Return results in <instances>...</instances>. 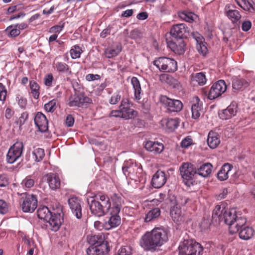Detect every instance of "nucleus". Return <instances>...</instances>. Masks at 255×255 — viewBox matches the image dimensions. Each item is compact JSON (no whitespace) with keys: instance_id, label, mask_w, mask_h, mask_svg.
Here are the masks:
<instances>
[{"instance_id":"nucleus-1","label":"nucleus","mask_w":255,"mask_h":255,"mask_svg":"<svg viewBox=\"0 0 255 255\" xmlns=\"http://www.w3.org/2000/svg\"><path fill=\"white\" fill-rule=\"evenodd\" d=\"M212 219L218 224L223 221L229 226V232L232 234L238 232L240 228L247 223V218L241 212L236 209L226 210L221 205L215 207L213 211Z\"/></svg>"},{"instance_id":"nucleus-2","label":"nucleus","mask_w":255,"mask_h":255,"mask_svg":"<svg viewBox=\"0 0 255 255\" xmlns=\"http://www.w3.org/2000/svg\"><path fill=\"white\" fill-rule=\"evenodd\" d=\"M167 240V234L165 230L161 228H155L151 232H147L141 237L139 245L144 251L153 252Z\"/></svg>"},{"instance_id":"nucleus-3","label":"nucleus","mask_w":255,"mask_h":255,"mask_svg":"<svg viewBox=\"0 0 255 255\" xmlns=\"http://www.w3.org/2000/svg\"><path fill=\"white\" fill-rule=\"evenodd\" d=\"M39 219L46 222V227L53 232L57 231L61 225V215L51 212L46 206L39 207L37 211Z\"/></svg>"},{"instance_id":"nucleus-4","label":"nucleus","mask_w":255,"mask_h":255,"mask_svg":"<svg viewBox=\"0 0 255 255\" xmlns=\"http://www.w3.org/2000/svg\"><path fill=\"white\" fill-rule=\"evenodd\" d=\"M153 64L160 71L174 72L177 70V62L174 59L167 57L156 58Z\"/></svg>"},{"instance_id":"nucleus-5","label":"nucleus","mask_w":255,"mask_h":255,"mask_svg":"<svg viewBox=\"0 0 255 255\" xmlns=\"http://www.w3.org/2000/svg\"><path fill=\"white\" fill-rule=\"evenodd\" d=\"M178 250L179 255H200L203 248L198 243L191 244L188 241L184 240L180 243Z\"/></svg>"},{"instance_id":"nucleus-6","label":"nucleus","mask_w":255,"mask_h":255,"mask_svg":"<svg viewBox=\"0 0 255 255\" xmlns=\"http://www.w3.org/2000/svg\"><path fill=\"white\" fill-rule=\"evenodd\" d=\"M181 176L185 184L189 186L192 183L194 176L196 174V170L191 163L184 162L180 167Z\"/></svg>"},{"instance_id":"nucleus-7","label":"nucleus","mask_w":255,"mask_h":255,"mask_svg":"<svg viewBox=\"0 0 255 255\" xmlns=\"http://www.w3.org/2000/svg\"><path fill=\"white\" fill-rule=\"evenodd\" d=\"M132 102L127 98H123L119 108L121 109L123 119L127 120L136 117L137 112L131 108Z\"/></svg>"},{"instance_id":"nucleus-8","label":"nucleus","mask_w":255,"mask_h":255,"mask_svg":"<svg viewBox=\"0 0 255 255\" xmlns=\"http://www.w3.org/2000/svg\"><path fill=\"white\" fill-rule=\"evenodd\" d=\"M23 144L22 141H17L11 146L6 154V161L9 164L14 163L22 155Z\"/></svg>"},{"instance_id":"nucleus-9","label":"nucleus","mask_w":255,"mask_h":255,"mask_svg":"<svg viewBox=\"0 0 255 255\" xmlns=\"http://www.w3.org/2000/svg\"><path fill=\"white\" fill-rule=\"evenodd\" d=\"M21 207L24 212H33L37 207L36 196L25 193L21 198Z\"/></svg>"},{"instance_id":"nucleus-10","label":"nucleus","mask_w":255,"mask_h":255,"mask_svg":"<svg viewBox=\"0 0 255 255\" xmlns=\"http://www.w3.org/2000/svg\"><path fill=\"white\" fill-rule=\"evenodd\" d=\"M122 170L124 174L126 176L130 175L136 174L139 177L142 176V169L140 164H137L131 159L124 162Z\"/></svg>"},{"instance_id":"nucleus-11","label":"nucleus","mask_w":255,"mask_h":255,"mask_svg":"<svg viewBox=\"0 0 255 255\" xmlns=\"http://www.w3.org/2000/svg\"><path fill=\"white\" fill-rule=\"evenodd\" d=\"M92 103V99L83 94H75L69 98L67 105L69 107H81Z\"/></svg>"},{"instance_id":"nucleus-12","label":"nucleus","mask_w":255,"mask_h":255,"mask_svg":"<svg viewBox=\"0 0 255 255\" xmlns=\"http://www.w3.org/2000/svg\"><path fill=\"white\" fill-rule=\"evenodd\" d=\"M161 102L169 113H177L183 108V104L180 100L170 99L166 96L161 97Z\"/></svg>"},{"instance_id":"nucleus-13","label":"nucleus","mask_w":255,"mask_h":255,"mask_svg":"<svg viewBox=\"0 0 255 255\" xmlns=\"http://www.w3.org/2000/svg\"><path fill=\"white\" fill-rule=\"evenodd\" d=\"M227 90V85L225 82L220 80L215 83L211 87L208 95L210 100H214L221 96Z\"/></svg>"},{"instance_id":"nucleus-14","label":"nucleus","mask_w":255,"mask_h":255,"mask_svg":"<svg viewBox=\"0 0 255 255\" xmlns=\"http://www.w3.org/2000/svg\"><path fill=\"white\" fill-rule=\"evenodd\" d=\"M189 32V28L186 24L180 23L174 25L171 28L170 33L175 38L182 40L185 37L187 36Z\"/></svg>"},{"instance_id":"nucleus-15","label":"nucleus","mask_w":255,"mask_h":255,"mask_svg":"<svg viewBox=\"0 0 255 255\" xmlns=\"http://www.w3.org/2000/svg\"><path fill=\"white\" fill-rule=\"evenodd\" d=\"M111 207L110 211H113L115 214L120 213L124 204V197L120 193H114L111 196Z\"/></svg>"},{"instance_id":"nucleus-16","label":"nucleus","mask_w":255,"mask_h":255,"mask_svg":"<svg viewBox=\"0 0 255 255\" xmlns=\"http://www.w3.org/2000/svg\"><path fill=\"white\" fill-rule=\"evenodd\" d=\"M88 203L91 213L96 216L101 217L107 213L101 205L100 201H97L96 198H92L90 202L88 201Z\"/></svg>"},{"instance_id":"nucleus-17","label":"nucleus","mask_w":255,"mask_h":255,"mask_svg":"<svg viewBox=\"0 0 255 255\" xmlns=\"http://www.w3.org/2000/svg\"><path fill=\"white\" fill-rule=\"evenodd\" d=\"M68 202L73 214L77 218H81L82 214L81 201L77 197H72L69 199Z\"/></svg>"},{"instance_id":"nucleus-18","label":"nucleus","mask_w":255,"mask_h":255,"mask_svg":"<svg viewBox=\"0 0 255 255\" xmlns=\"http://www.w3.org/2000/svg\"><path fill=\"white\" fill-rule=\"evenodd\" d=\"M170 216L173 221L178 224L183 222L186 218L185 211H182L177 205L171 208Z\"/></svg>"},{"instance_id":"nucleus-19","label":"nucleus","mask_w":255,"mask_h":255,"mask_svg":"<svg viewBox=\"0 0 255 255\" xmlns=\"http://www.w3.org/2000/svg\"><path fill=\"white\" fill-rule=\"evenodd\" d=\"M34 123L40 131L44 132L48 130V120L42 113L38 112L36 114L34 117Z\"/></svg>"},{"instance_id":"nucleus-20","label":"nucleus","mask_w":255,"mask_h":255,"mask_svg":"<svg viewBox=\"0 0 255 255\" xmlns=\"http://www.w3.org/2000/svg\"><path fill=\"white\" fill-rule=\"evenodd\" d=\"M237 112V106L236 103H232L226 109L219 113L220 119L227 120L235 116Z\"/></svg>"},{"instance_id":"nucleus-21","label":"nucleus","mask_w":255,"mask_h":255,"mask_svg":"<svg viewBox=\"0 0 255 255\" xmlns=\"http://www.w3.org/2000/svg\"><path fill=\"white\" fill-rule=\"evenodd\" d=\"M165 173L160 170H158L153 176L151 184L155 188H159L162 187L166 182Z\"/></svg>"},{"instance_id":"nucleus-22","label":"nucleus","mask_w":255,"mask_h":255,"mask_svg":"<svg viewBox=\"0 0 255 255\" xmlns=\"http://www.w3.org/2000/svg\"><path fill=\"white\" fill-rule=\"evenodd\" d=\"M168 46L175 53L181 55L185 51V44L183 40L168 41Z\"/></svg>"},{"instance_id":"nucleus-23","label":"nucleus","mask_w":255,"mask_h":255,"mask_svg":"<svg viewBox=\"0 0 255 255\" xmlns=\"http://www.w3.org/2000/svg\"><path fill=\"white\" fill-rule=\"evenodd\" d=\"M109 248L107 245L103 244L100 245L90 246L86 251L88 255H101L108 253Z\"/></svg>"},{"instance_id":"nucleus-24","label":"nucleus","mask_w":255,"mask_h":255,"mask_svg":"<svg viewBox=\"0 0 255 255\" xmlns=\"http://www.w3.org/2000/svg\"><path fill=\"white\" fill-rule=\"evenodd\" d=\"M234 8L235 6L233 5L227 4L225 7V10L228 17L233 23H236L240 20L242 15L240 12Z\"/></svg>"},{"instance_id":"nucleus-25","label":"nucleus","mask_w":255,"mask_h":255,"mask_svg":"<svg viewBox=\"0 0 255 255\" xmlns=\"http://www.w3.org/2000/svg\"><path fill=\"white\" fill-rule=\"evenodd\" d=\"M45 178L50 188L56 190L60 186V180L58 175L55 173H49L46 175Z\"/></svg>"},{"instance_id":"nucleus-26","label":"nucleus","mask_w":255,"mask_h":255,"mask_svg":"<svg viewBox=\"0 0 255 255\" xmlns=\"http://www.w3.org/2000/svg\"><path fill=\"white\" fill-rule=\"evenodd\" d=\"M144 147L146 150L154 154L160 153L164 149V146L162 143L150 140L145 142Z\"/></svg>"},{"instance_id":"nucleus-27","label":"nucleus","mask_w":255,"mask_h":255,"mask_svg":"<svg viewBox=\"0 0 255 255\" xmlns=\"http://www.w3.org/2000/svg\"><path fill=\"white\" fill-rule=\"evenodd\" d=\"M191 106L192 117L194 119H198L202 109V103L198 97H194Z\"/></svg>"},{"instance_id":"nucleus-28","label":"nucleus","mask_w":255,"mask_h":255,"mask_svg":"<svg viewBox=\"0 0 255 255\" xmlns=\"http://www.w3.org/2000/svg\"><path fill=\"white\" fill-rule=\"evenodd\" d=\"M105 240V235L102 233L93 236H89L87 237L88 242L91 246L101 245L103 244L108 245V243Z\"/></svg>"},{"instance_id":"nucleus-29","label":"nucleus","mask_w":255,"mask_h":255,"mask_svg":"<svg viewBox=\"0 0 255 255\" xmlns=\"http://www.w3.org/2000/svg\"><path fill=\"white\" fill-rule=\"evenodd\" d=\"M207 141L211 148H216L221 142L219 134L215 131H210L208 133Z\"/></svg>"},{"instance_id":"nucleus-30","label":"nucleus","mask_w":255,"mask_h":255,"mask_svg":"<svg viewBox=\"0 0 255 255\" xmlns=\"http://www.w3.org/2000/svg\"><path fill=\"white\" fill-rule=\"evenodd\" d=\"M95 198L97 201H100L101 205H102L105 210L107 212L110 210L111 202L109 197L107 195L99 193L97 194Z\"/></svg>"},{"instance_id":"nucleus-31","label":"nucleus","mask_w":255,"mask_h":255,"mask_svg":"<svg viewBox=\"0 0 255 255\" xmlns=\"http://www.w3.org/2000/svg\"><path fill=\"white\" fill-rule=\"evenodd\" d=\"M159 80L162 82L169 84L174 88H178L180 83L172 76L167 74H162L159 76Z\"/></svg>"},{"instance_id":"nucleus-32","label":"nucleus","mask_w":255,"mask_h":255,"mask_svg":"<svg viewBox=\"0 0 255 255\" xmlns=\"http://www.w3.org/2000/svg\"><path fill=\"white\" fill-rule=\"evenodd\" d=\"M244 226L240 228L238 231L239 232V237L243 240H249L254 236L255 231L252 227Z\"/></svg>"},{"instance_id":"nucleus-33","label":"nucleus","mask_w":255,"mask_h":255,"mask_svg":"<svg viewBox=\"0 0 255 255\" xmlns=\"http://www.w3.org/2000/svg\"><path fill=\"white\" fill-rule=\"evenodd\" d=\"M237 3L243 9L250 12L255 11V3L252 0H235Z\"/></svg>"},{"instance_id":"nucleus-34","label":"nucleus","mask_w":255,"mask_h":255,"mask_svg":"<svg viewBox=\"0 0 255 255\" xmlns=\"http://www.w3.org/2000/svg\"><path fill=\"white\" fill-rule=\"evenodd\" d=\"M122 50V46L121 43L112 45L111 47L107 48L105 54L107 58H112L117 56Z\"/></svg>"},{"instance_id":"nucleus-35","label":"nucleus","mask_w":255,"mask_h":255,"mask_svg":"<svg viewBox=\"0 0 255 255\" xmlns=\"http://www.w3.org/2000/svg\"><path fill=\"white\" fill-rule=\"evenodd\" d=\"M110 217L109 218L106 224L109 226L108 229L115 228L121 224V217L119 215V213L115 214L113 211H110Z\"/></svg>"},{"instance_id":"nucleus-36","label":"nucleus","mask_w":255,"mask_h":255,"mask_svg":"<svg viewBox=\"0 0 255 255\" xmlns=\"http://www.w3.org/2000/svg\"><path fill=\"white\" fill-rule=\"evenodd\" d=\"M212 167L211 164L204 163L196 170V174L204 178L207 177L211 173Z\"/></svg>"},{"instance_id":"nucleus-37","label":"nucleus","mask_w":255,"mask_h":255,"mask_svg":"<svg viewBox=\"0 0 255 255\" xmlns=\"http://www.w3.org/2000/svg\"><path fill=\"white\" fill-rule=\"evenodd\" d=\"M232 166L229 163L225 164L219 171L217 174L218 178L221 181H224L228 179L229 173L232 169Z\"/></svg>"},{"instance_id":"nucleus-38","label":"nucleus","mask_w":255,"mask_h":255,"mask_svg":"<svg viewBox=\"0 0 255 255\" xmlns=\"http://www.w3.org/2000/svg\"><path fill=\"white\" fill-rule=\"evenodd\" d=\"M54 67L59 73L65 74L66 75H70L72 74L71 68L64 62H57L54 63Z\"/></svg>"},{"instance_id":"nucleus-39","label":"nucleus","mask_w":255,"mask_h":255,"mask_svg":"<svg viewBox=\"0 0 255 255\" xmlns=\"http://www.w3.org/2000/svg\"><path fill=\"white\" fill-rule=\"evenodd\" d=\"M131 83L134 89L135 99L137 101L139 100L141 98V88L139 81L136 77H133L131 78Z\"/></svg>"},{"instance_id":"nucleus-40","label":"nucleus","mask_w":255,"mask_h":255,"mask_svg":"<svg viewBox=\"0 0 255 255\" xmlns=\"http://www.w3.org/2000/svg\"><path fill=\"white\" fill-rule=\"evenodd\" d=\"M249 85L248 81L245 79L235 78L232 81V87L233 89L239 90L242 88H245Z\"/></svg>"},{"instance_id":"nucleus-41","label":"nucleus","mask_w":255,"mask_h":255,"mask_svg":"<svg viewBox=\"0 0 255 255\" xmlns=\"http://www.w3.org/2000/svg\"><path fill=\"white\" fill-rule=\"evenodd\" d=\"M163 124H165L166 128L169 131H173L179 126V122L178 118L165 119Z\"/></svg>"},{"instance_id":"nucleus-42","label":"nucleus","mask_w":255,"mask_h":255,"mask_svg":"<svg viewBox=\"0 0 255 255\" xmlns=\"http://www.w3.org/2000/svg\"><path fill=\"white\" fill-rule=\"evenodd\" d=\"M160 215V210L158 208H155L150 210L146 215L144 218V222H149L158 218Z\"/></svg>"},{"instance_id":"nucleus-43","label":"nucleus","mask_w":255,"mask_h":255,"mask_svg":"<svg viewBox=\"0 0 255 255\" xmlns=\"http://www.w3.org/2000/svg\"><path fill=\"white\" fill-rule=\"evenodd\" d=\"M29 87L31 90V93L35 99H38L39 97V85L34 80L30 81Z\"/></svg>"},{"instance_id":"nucleus-44","label":"nucleus","mask_w":255,"mask_h":255,"mask_svg":"<svg viewBox=\"0 0 255 255\" xmlns=\"http://www.w3.org/2000/svg\"><path fill=\"white\" fill-rule=\"evenodd\" d=\"M32 155L35 161L39 162L42 160L45 155L44 150L41 148H37L32 151Z\"/></svg>"},{"instance_id":"nucleus-45","label":"nucleus","mask_w":255,"mask_h":255,"mask_svg":"<svg viewBox=\"0 0 255 255\" xmlns=\"http://www.w3.org/2000/svg\"><path fill=\"white\" fill-rule=\"evenodd\" d=\"M193 80L198 83L200 86H203L206 83L207 79L205 74L203 72H200L195 74L193 76Z\"/></svg>"},{"instance_id":"nucleus-46","label":"nucleus","mask_w":255,"mask_h":255,"mask_svg":"<svg viewBox=\"0 0 255 255\" xmlns=\"http://www.w3.org/2000/svg\"><path fill=\"white\" fill-rule=\"evenodd\" d=\"M82 52V50L78 45L73 46L70 51L71 58L73 59L80 57Z\"/></svg>"},{"instance_id":"nucleus-47","label":"nucleus","mask_w":255,"mask_h":255,"mask_svg":"<svg viewBox=\"0 0 255 255\" xmlns=\"http://www.w3.org/2000/svg\"><path fill=\"white\" fill-rule=\"evenodd\" d=\"M34 178L32 175L26 176L22 181L21 184L23 186L27 188H30L34 184Z\"/></svg>"},{"instance_id":"nucleus-48","label":"nucleus","mask_w":255,"mask_h":255,"mask_svg":"<svg viewBox=\"0 0 255 255\" xmlns=\"http://www.w3.org/2000/svg\"><path fill=\"white\" fill-rule=\"evenodd\" d=\"M57 100L54 99L44 105V109L48 112L53 113L57 108Z\"/></svg>"},{"instance_id":"nucleus-49","label":"nucleus","mask_w":255,"mask_h":255,"mask_svg":"<svg viewBox=\"0 0 255 255\" xmlns=\"http://www.w3.org/2000/svg\"><path fill=\"white\" fill-rule=\"evenodd\" d=\"M180 17L184 20L191 22L194 20V18L196 15L192 12L183 11L180 13Z\"/></svg>"},{"instance_id":"nucleus-50","label":"nucleus","mask_w":255,"mask_h":255,"mask_svg":"<svg viewBox=\"0 0 255 255\" xmlns=\"http://www.w3.org/2000/svg\"><path fill=\"white\" fill-rule=\"evenodd\" d=\"M64 22L63 21H60L59 22L58 25H54L52 26L50 29L49 32L50 33H59L64 28Z\"/></svg>"},{"instance_id":"nucleus-51","label":"nucleus","mask_w":255,"mask_h":255,"mask_svg":"<svg viewBox=\"0 0 255 255\" xmlns=\"http://www.w3.org/2000/svg\"><path fill=\"white\" fill-rule=\"evenodd\" d=\"M131 249L129 246H124L121 248L116 255H131Z\"/></svg>"},{"instance_id":"nucleus-52","label":"nucleus","mask_w":255,"mask_h":255,"mask_svg":"<svg viewBox=\"0 0 255 255\" xmlns=\"http://www.w3.org/2000/svg\"><path fill=\"white\" fill-rule=\"evenodd\" d=\"M206 45L207 43L205 42V41L197 44V49L198 51L203 55H205L208 51Z\"/></svg>"},{"instance_id":"nucleus-53","label":"nucleus","mask_w":255,"mask_h":255,"mask_svg":"<svg viewBox=\"0 0 255 255\" xmlns=\"http://www.w3.org/2000/svg\"><path fill=\"white\" fill-rule=\"evenodd\" d=\"M121 99V95L120 92L114 94L109 100V103L111 105H116L119 103Z\"/></svg>"},{"instance_id":"nucleus-54","label":"nucleus","mask_w":255,"mask_h":255,"mask_svg":"<svg viewBox=\"0 0 255 255\" xmlns=\"http://www.w3.org/2000/svg\"><path fill=\"white\" fill-rule=\"evenodd\" d=\"M16 101L21 108H25L27 104V100L23 97L17 95L16 97Z\"/></svg>"},{"instance_id":"nucleus-55","label":"nucleus","mask_w":255,"mask_h":255,"mask_svg":"<svg viewBox=\"0 0 255 255\" xmlns=\"http://www.w3.org/2000/svg\"><path fill=\"white\" fill-rule=\"evenodd\" d=\"M9 30V35L11 37H16L18 36L20 32L19 29L17 28V27H15L13 26H10L7 28V30Z\"/></svg>"},{"instance_id":"nucleus-56","label":"nucleus","mask_w":255,"mask_h":255,"mask_svg":"<svg viewBox=\"0 0 255 255\" xmlns=\"http://www.w3.org/2000/svg\"><path fill=\"white\" fill-rule=\"evenodd\" d=\"M8 211L7 204L3 200H0V213L4 214Z\"/></svg>"},{"instance_id":"nucleus-57","label":"nucleus","mask_w":255,"mask_h":255,"mask_svg":"<svg viewBox=\"0 0 255 255\" xmlns=\"http://www.w3.org/2000/svg\"><path fill=\"white\" fill-rule=\"evenodd\" d=\"M192 144V139L189 136L184 138L181 142V146L183 148H187Z\"/></svg>"},{"instance_id":"nucleus-58","label":"nucleus","mask_w":255,"mask_h":255,"mask_svg":"<svg viewBox=\"0 0 255 255\" xmlns=\"http://www.w3.org/2000/svg\"><path fill=\"white\" fill-rule=\"evenodd\" d=\"M28 118V114L27 113V112H25L22 113L18 119V123L19 124V126H22V125H23L25 124L26 121L27 120Z\"/></svg>"},{"instance_id":"nucleus-59","label":"nucleus","mask_w":255,"mask_h":255,"mask_svg":"<svg viewBox=\"0 0 255 255\" xmlns=\"http://www.w3.org/2000/svg\"><path fill=\"white\" fill-rule=\"evenodd\" d=\"M44 84L47 87H50L52 85L53 80V76L52 74H49L45 76L44 79Z\"/></svg>"},{"instance_id":"nucleus-60","label":"nucleus","mask_w":255,"mask_h":255,"mask_svg":"<svg viewBox=\"0 0 255 255\" xmlns=\"http://www.w3.org/2000/svg\"><path fill=\"white\" fill-rule=\"evenodd\" d=\"M8 184V179L6 175L0 174V187H5Z\"/></svg>"},{"instance_id":"nucleus-61","label":"nucleus","mask_w":255,"mask_h":255,"mask_svg":"<svg viewBox=\"0 0 255 255\" xmlns=\"http://www.w3.org/2000/svg\"><path fill=\"white\" fill-rule=\"evenodd\" d=\"M86 80L88 81H92L99 80L101 76L98 74H88L86 76Z\"/></svg>"},{"instance_id":"nucleus-62","label":"nucleus","mask_w":255,"mask_h":255,"mask_svg":"<svg viewBox=\"0 0 255 255\" xmlns=\"http://www.w3.org/2000/svg\"><path fill=\"white\" fill-rule=\"evenodd\" d=\"M74 123V118L71 115H68L65 120V124L68 127L73 126Z\"/></svg>"},{"instance_id":"nucleus-63","label":"nucleus","mask_w":255,"mask_h":255,"mask_svg":"<svg viewBox=\"0 0 255 255\" xmlns=\"http://www.w3.org/2000/svg\"><path fill=\"white\" fill-rule=\"evenodd\" d=\"M194 39L196 40L197 44L204 41L203 37L198 32H193L192 33Z\"/></svg>"},{"instance_id":"nucleus-64","label":"nucleus","mask_w":255,"mask_h":255,"mask_svg":"<svg viewBox=\"0 0 255 255\" xmlns=\"http://www.w3.org/2000/svg\"><path fill=\"white\" fill-rule=\"evenodd\" d=\"M109 117H114L123 119V116L122 115L121 109L119 108V110L112 111L109 115Z\"/></svg>"}]
</instances>
